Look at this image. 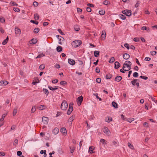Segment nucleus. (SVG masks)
<instances>
[{"instance_id": "nucleus-2", "label": "nucleus", "mask_w": 157, "mask_h": 157, "mask_svg": "<svg viewBox=\"0 0 157 157\" xmlns=\"http://www.w3.org/2000/svg\"><path fill=\"white\" fill-rule=\"evenodd\" d=\"M67 103L66 101H63L62 102L61 105V109L62 110H65L67 109Z\"/></svg>"}, {"instance_id": "nucleus-16", "label": "nucleus", "mask_w": 157, "mask_h": 157, "mask_svg": "<svg viewBox=\"0 0 157 157\" xmlns=\"http://www.w3.org/2000/svg\"><path fill=\"white\" fill-rule=\"evenodd\" d=\"M112 119L110 117H106L105 118V121L107 122H110L112 121Z\"/></svg>"}, {"instance_id": "nucleus-21", "label": "nucleus", "mask_w": 157, "mask_h": 157, "mask_svg": "<svg viewBox=\"0 0 157 157\" xmlns=\"http://www.w3.org/2000/svg\"><path fill=\"white\" fill-rule=\"evenodd\" d=\"M74 29L76 31H78L80 30L79 26L77 25H75L74 26Z\"/></svg>"}, {"instance_id": "nucleus-23", "label": "nucleus", "mask_w": 157, "mask_h": 157, "mask_svg": "<svg viewBox=\"0 0 157 157\" xmlns=\"http://www.w3.org/2000/svg\"><path fill=\"white\" fill-rule=\"evenodd\" d=\"M94 147L93 146H90L89 148V150L90 152L91 153H94V152L93 151L94 150Z\"/></svg>"}, {"instance_id": "nucleus-56", "label": "nucleus", "mask_w": 157, "mask_h": 157, "mask_svg": "<svg viewBox=\"0 0 157 157\" xmlns=\"http://www.w3.org/2000/svg\"><path fill=\"white\" fill-rule=\"evenodd\" d=\"M36 110V108H34L33 107L32 109H31V113H33Z\"/></svg>"}, {"instance_id": "nucleus-40", "label": "nucleus", "mask_w": 157, "mask_h": 157, "mask_svg": "<svg viewBox=\"0 0 157 157\" xmlns=\"http://www.w3.org/2000/svg\"><path fill=\"white\" fill-rule=\"evenodd\" d=\"M45 56V55L43 53L39 54L36 57V59L40 58Z\"/></svg>"}, {"instance_id": "nucleus-49", "label": "nucleus", "mask_w": 157, "mask_h": 157, "mask_svg": "<svg viewBox=\"0 0 157 157\" xmlns=\"http://www.w3.org/2000/svg\"><path fill=\"white\" fill-rule=\"evenodd\" d=\"M18 144V140L17 139H15L13 142V145L16 146Z\"/></svg>"}, {"instance_id": "nucleus-63", "label": "nucleus", "mask_w": 157, "mask_h": 157, "mask_svg": "<svg viewBox=\"0 0 157 157\" xmlns=\"http://www.w3.org/2000/svg\"><path fill=\"white\" fill-rule=\"evenodd\" d=\"M13 10L15 12H18L20 11V9L18 8H16L13 9Z\"/></svg>"}, {"instance_id": "nucleus-26", "label": "nucleus", "mask_w": 157, "mask_h": 157, "mask_svg": "<svg viewBox=\"0 0 157 157\" xmlns=\"http://www.w3.org/2000/svg\"><path fill=\"white\" fill-rule=\"evenodd\" d=\"M127 12H126V13H125V15L126 16H130L131 14V11L130 10H127Z\"/></svg>"}, {"instance_id": "nucleus-44", "label": "nucleus", "mask_w": 157, "mask_h": 157, "mask_svg": "<svg viewBox=\"0 0 157 157\" xmlns=\"http://www.w3.org/2000/svg\"><path fill=\"white\" fill-rule=\"evenodd\" d=\"M150 53L151 55L154 56L156 55L157 52L155 51H152L150 52Z\"/></svg>"}, {"instance_id": "nucleus-5", "label": "nucleus", "mask_w": 157, "mask_h": 157, "mask_svg": "<svg viewBox=\"0 0 157 157\" xmlns=\"http://www.w3.org/2000/svg\"><path fill=\"white\" fill-rule=\"evenodd\" d=\"M83 100V97L82 96L78 97L77 99V102L78 106H80Z\"/></svg>"}, {"instance_id": "nucleus-4", "label": "nucleus", "mask_w": 157, "mask_h": 157, "mask_svg": "<svg viewBox=\"0 0 157 157\" xmlns=\"http://www.w3.org/2000/svg\"><path fill=\"white\" fill-rule=\"evenodd\" d=\"M131 66V65L128 64L127 63H124L123 64L122 69L125 71H128L130 69Z\"/></svg>"}, {"instance_id": "nucleus-54", "label": "nucleus", "mask_w": 157, "mask_h": 157, "mask_svg": "<svg viewBox=\"0 0 157 157\" xmlns=\"http://www.w3.org/2000/svg\"><path fill=\"white\" fill-rule=\"evenodd\" d=\"M95 71L97 73H99L100 72V69L98 67H97L96 68Z\"/></svg>"}, {"instance_id": "nucleus-57", "label": "nucleus", "mask_w": 157, "mask_h": 157, "mask_svg": "<svg viewBox=\"0 0 157 157\" xmlns=\"http://www.w3.org/2000/svg\"><path fill=\"white\" fill-rule=\"evenodd\" d=\"M140 78L145 80H146L148 78V77L146 76H140Z\"/></svg>"}, {"instance_id": "nucleus-60", "label": "nucleus", "mask_w": 157, "mask_h": 157, "mask_svg": "<svg viewBox=\"0 0 157 157\" xmlns=\"http://www.w3.org/2000/svg\"><path fill=\"white\" fill-rule=\"evenodd\" d=\"M30 22L34 24H35L36 25H37L38 24V21H35L33 20H31Z\"/></svg>"}, {"instance_id": "nucleus-32", "label": "nucleus", "mask_w": 157, "mask_h": 157, "mask_svg": "<svg viewBox=\"0 0 157 157\" xmlns=\"http://www.w3.org/2000/svg\"><path fill=\"white\" fill-rule=\"evenodd\" d=\"M46 107V106L44 105H41L39 107H38L37 108L40 110H42L44 109Z\"/></svg>"}, {"instance_id": "nucleus-27", "label": "nucleus", "mask_w": 157, "mask_h": 157, "mask_svg": "<svg viewBox=\"0 0 157 157\" xmlns=\"http://www.w3.org/2000/svg\"><path fill=\"white\" fill-rule=\"evenodd\" d=\"M31 43H30V44H34L37 42V40L36 39H33L31 40Z\"/></svg>"}, {"instance_id": "nucleus-41", "label": "nucleus", "mask_w": 157, "mask_h": 157, "mask_svg": "<svg viewBox=\"0 0 157 157\" xmlns=\"http://www.w3.org/2000/svg\"><path fill=\"white\" fill-rule=\"evenodd\" d=\"M151 98L152 101H154L155 103H157V100H155V98L153 97H152L151 96H150V99Z\"/></svg>"}, {"instance_id": "nucleus-46", "label": "nucleus", "mask_w": 157, "mask_h": 157, "mask_svg": "<svg viewBox=\"0 0 157 157\" xmlns=\"http://www.w3.org/2000/svg\"><path fill=\"white\" fill-rule=\"evenodd\" d=\"M114 57H112L110 60H109V62L110 63H112L114 61Z\"/></svg>"}, {"instance_id": "nucleus-36", "label": "nucleus", "mask_w": 157, "mask_h": 157, "mask_svg": "<svg viewBox=\"0 0 157 157\" xmlns=\"http://www.w3.org/2000/svg\"><path fill=\"white\" fill-rule=\"evenodd\" d=\"M119 17L122 20H124L126 18V17L125 15L123 14H120L119 15Z\"/></svg>"}, {"instance_id": "nucleus-29", "label": "nucleus", "mask_w": 157, "mask_h": 157, "mask_svg": "<svg viewBox=\"0 0 157 157\" xmlns=\"http://www.w3.org/2000/svg\"><path fill=\"white\" fill-rule=\"evenodd\" d=\"M43 91L44 94H46V96L48 95L49 92L48 90L47 89L44 88L43 90Z\"/></svg>"}, {"instance_id": "nucleus-17", "label": "nucleus", "mask_w": 157, "mask_h": 157, "mask_svg": "<svg viewBox=\"0 0 157 157\" xmlns=\"http://www.w3.org/2000/svg\"><path fill=\"white\" fill-rule=\"evenodd\" d=\"M123 57L124 59L127 60L129 58L130 55L127 53H125L123 55Z\"/></svg>"}, {"instance_id": "nucleus-45", "label": "nucleus", "mask_w": 157, "mask_h": 157, "mask_svg": "<svg viewBox=\"0 0 157 157\" xmlns=\"http://www.w3.org/2000/svg\"><path fill=\"white\" fill-rule=\"evenodd\" d=\"M128 146L131 149H134V147L130 143H128Z\"/></svg>"}, {"instance_id": "nucleus-14", "label": "nucleus", "mask_w": 157, "mask_h": 157, "mask_svg": "<svg viewBox=\"0 0 157 157\" xmlns=\"http://www.w3.org/2000/svg\"><path fill=\"white\" fill-rule=\"evenodd\" d=\"M121 66L120 64L117 61H116L114 63V68L115 69L118 68Z\"/></svg>"}, {"instance_id": "nucleus-10", "label": "nucleus", "mask_w": 157, "mask_h": 157, "mask_svg": "<svg viewBox=\"0 0 157 157\" xmlns=\"http://www.w3.org/2000/svg\"><path fill=\"white\" fill-rule=\"evenodd\" d=\"M8 84V82L6 81H1L0 82V86H5Z\"/></svg>"}, {"instance_id": "nucleus-22", "label": "nucleus", "mask_w": 157, "mask_h": 157, "mask_svg": "<svg viewBox=\"0 0 157 157\" xmlns=\"http://www.w3.org/2000/svg\"><path fill=\"white\" fill-rule=\"evenodd\" d=\"M48 88L50 90H54L58 89V88H57V86H55L54 87H53L51 86H48Z\"/></svg>"}, {"instance_id": "nucleus-39", "label": "nucleus", "mask_w": 157, "mask_h": 157, "mask_svg": "<svg viewBox=\"0 0 157 157\" xmlns=\"http://www.w3.org/2000/svg\"><path fill=\"white\" fill-rule=\"evenodd\" d=\"M34 19L35 20H37L39 19V15L36 13L34 14Z\"/></svg>"}, {"instance_id": "nucleus-64", "label": "nucleus", "mask_w": 157, "mask_h": 157, "mask_svg": "<svg viewBox=\"0 0 157 157\" xmlns=\"http://www.w3.org/2000/svg\"><path fill=\"white\" fill-rule=\"evenodd\" d=\"M100 142L102 143L103 144H104L105 143V140L103 139H101L100 140Z\"/></svg>"}, {"instance_id": "nucleus-1", "label": "nucleus", "mask_w": 157, "mask_h": 157, "mask_svg": "<svg viewBox=\"0 0 157 157\" xmlns=\"http://www.w3.org/2000/svg\"><path fill=\"white\" fill-rule=\"evenodd\" d=\"M82 44V42L81 40H76L73 41L71 43V45L73 47L75 48L79 46Z\"/></svg>"}, {"instance_id": "nucleus-20", "label": "nucleus", "mask_w": 157, "mask_h": 157, "mask_svg": "<svg viewBox=\"0 0 157 157\" xmlns=\"http://www.w3.org/2000/svg\"><path fill=\"white\" fill-rule=\"evenodd\" d=\"M75 64V62L74 60L69 59V64L74 65Z\"/></svg>"}, {"instance_id": "nucleus-35", "label": "nucleus", "mask_w": 157, "mask_h": 157, "mask_svg": "<svg viewBox=\"0 0 157 157\" xmlns=\"http://www.w3.org/2000/svg\"><path fill=\"white\" fill-rule=\"evenodd\" d=\"M112 77V75L110 74H109L107 75L106 76V78L107 79H109L111 78Z\"/></svg>"}, {"instance_id": "nucleus-15", "label": "nucleus", "mask_w": 157, "mask_h": 157, "mask_svg": "<svg viewBox=\"0 0 157 157\" xmlns=\"http://www.w3.org/2000/svg\"><path fill=\"white\" fill-rule=\"evenodd\" d=\"M59 129L57 128H55L52 131V133L55 135L57 134L59 132Z\"/></svg>"}, {"instance_id": "nucleus-7", "label": "nucleus", "mask_w": 157, "mask_h": 157, "mask_svg": "<svg viewBox=\"0 0 157 157\" xmlns=\"http://www.w3.org/2000/svg\"><path fill=\"white\" fill-rule=\"evenodd\" d=\"M15 33L16 35H20L21 33V30L17 27H15Z\"/></svg>"}, {"instance_id": "nucleus-6", "label": "nucleus", "mask_w": 157, "mask_h": 157, "mask_svg": "<svg viewBox=\"0 0 157 157\" xmlns=\"http://www.w3.org/2000/svg\"><path fill=\"white\" fill-rule=\"evenodd\" d=\"M56 36L59 40V43L60 44H62V42L64 40V38L59 35H57Z\"/></svg>"}, {"instance_id": "nucleus-18", "label": "nucleus", "mask_w": 157, "mask_h": 157, "mask_svg": "<svg viewBox=\"0 0 157 157\" xmlns=\"http://www.w3.org/2000/svg\"><path fill=\"white\" fill-rule=\"evenodd\" d=\"M75 115H73L72 116L69 117V122H71L70 124H72V121L75 119Z\"/></svg>"}, {"instance_id": "nucleus-11", "label": "nucleus", "mask_w": 157, "mask_h": 157, "mask_svg": "<svg viewBox=\"0 0 157 157\" xmlns=\"http://www.w3.org/2000/svg\"><path fill=\"white\" fill-rule=\"evenodd\" d=\"M103 132L106 134L108 135L109 134V129L107 127H104L103 129Z\"/></svg>"}, {"instance_id": "nucleus-12", "label": "nucleus", "mask_w": 157, "mask_h": 157, "mask_svg": "<svg viewBox=\"0 0 157 157\" xmlns=\"http://www.w3.org/2000/svg\"><path fill=\"white\" fill-rule=\"evenodd\" d=\"M73 103H69V114L72 112L73 111Z\"/></svg>"}, {"instance_id": "nucleus-24", "label": "nucleus", "mask_w": 157, "mask_h": 157, "mask_svg": "<svg viewBox=\"0 0 157 157\" xmlns=\"http://www.w3.org/2000/svg\"><path fill=\"white\" fill-rule=\"evenodd\" d=\"M8 40H9V38H8V36L6 38L5 40H4L3 41V42H2V44L3 45H5L7 43L8 41Z\"/></svg>"}, {"instance_id": "nucleus-37", "label": "nucleus", "mask_w": 157, "mask_h": 157, "mask_svg": "<svg viewBox=\"0 0 157 157\" xmlns=\"http://www.w3.org/2000/svg\"><path fill=\"white\" fill-rule=\"evenodd\" d=\"M113 144L114 145L115 147L118 146L119 145V143L115 141H113Z\"/></svg>"}, {"instance_id": "nucleus-33", "label": "nucleus", "mask_w": 157, "mask_h": 157, "mask_svg": "<svg viewBox=\"0 0 157 157\" xmlns=\"http://www.w3.org/2000/svg\"><path fill=\"white\" fill-rule=\"evenodd\" d=\"M134 119L133 118H130L128 119L126 118L125 119V121H127L128 122L131 123L132 121H133Z\"/></svg>"}, {"instance_id": "nucleus-47", "label": "nucleus", "mask_w": 157, "mask_h": 157, "mask_svg": "<svg viewBox=\"0 0 157 157\" xmlns=\"http://www.w3.org/2000/svg\"><path fill=\"white\" fill-rule=\"evenodd\" d=\"M17 113V109H14L13 112V116H15Z\"/></svg>"}, {"instance_id": "nucleus-51", "label": "nucleus", "mask_w": 157, "mask_h": 157, "mask_svg": "<svg viewBox=\"0 0 157 157\" xmlns=\"http://www.w3.org/2000/svg\"><path fill=\"white\" fill-rule=\"evenodd\" d=\"M67 84V82L65 81H62L60 82V84L62 85H65Z\"/></svg>"}, {"instance_id": "nucleus-43", "label": "nucleus", "mask_w": 157, "mask_h": 157, "mask_svg": "<svg viewBox=\"0 0 157 157\" xmlns=\"http://www.w3.org/2000/svg\"><path fill=\"white\" fill-rule=\"evenodd\" d=\"M105 11L103 10H102L101 11H99V14L101 15H103L105 13Z\"/></svg>"}, {"instance_id": "nucleus-48", "label": "nucleus", "mask_w": 157, "mask_h": 157, "mask_svg": "<svg viewBox=\"0 0 157 157\" xmlns=\"http://www.w3.org/2000/svg\"><path fill=\"white\" fill-rule=\"evenodd\" d=\"M124 47L128 49H129L130 48L129 45L128 44L126 43L124 45Z\"/></svg>"}, {"instance_id": "nucleus-58", "label": "nucleus", "mask_w": 157, "mask_h": 157, "mask_svg": "<svg viewBox=\"0 0 157 157\" xmlns=\"http://www.w3.org/2000/svg\"><path fill=\"white\" fill-rule=\"evenodd\" d=\"M17 155L20 156L22 155V152L20 151H18L17 152Z\"/></svg>"}, {"instance_id": "nucleus-53", "label": "nucleus", "mask_w": 157, "mask_h": 157, "mask_svg": "<svg viewBox=\"0 0 157 157\" xmlns=\"http://www.w3.org/2000/svg\"><path fill=\"white\" fill-rule=\"evenodd\" d=\"M10 4L12 6H17V4L14 2H11Z\"/></svg>"}, {"instance_id": "nucleus-34", "label": "nucleus", "mask_w": 157, "mask_h": 157, "mask_svg": "<svg viewBox=\"0 0 157 157\" xmlns=\"http://www.w3.org/2000/svg\"><path fill=\"white\" fill-rule=\"evenodd\" d=\"M139 80L137 79H134L133 81H131V83L133 86H135L136 84V82L137 81H139Z\"/></svg>"}, {"instance_id": "nucleus-3", "label": "nucleus", "mask_w": 157, "mask_h": 157, "mask_svg": "<svg viewBox=\"0 0 157 157\" xmlns=\"http://www.w3.org/2000/svg\"><path fill=\"white\" fill-rule=\"evenodd\" d=\"M131 66V65L128 64L127 63H124L123 64L122 69L125 71H128L130 69Z\"/></svg>"}, {"instance_id": "nucleus-61", "label": "nucleus", "mask_w": 157, "mask_h": 157, "mask_svg": "<svg viewBox=\"0 0 157 157\" xmlns=\"http://www.w3.org/2000/svg\"><path fill=\"white\" fill-rule=\"evenodd\" d=\"M39 80L37 79V81H33L32 82V84H33L35 85L36 83H39Z\"/></svg>"}, {"instance_id": "nucleus-31", "label": "nucleus", "mask_w": 157, "mask_h": 157, "mask_svg": "<svg viewBox=\"0 0 157 157\" xmlns=\"http://www.w3.org/2000/svg\"><path fill=\"white\" fill-rule=\"evenodd\" d=\"M57 51L58 52H61L62 50V47L60 46H59L57 47L56 48Z\"/></svg>"}, {"instance_id": "nucleus-59", "label": "nucleus", "mask_w": 157, "mask_h": 157, "mask_svg": "<svg viewBox=\"0 0 157 157\" xmlns=\"http://www.w3.org/2000/svg\"><path fill=\"white\" fill-rule=\"evenodd\" d=\"M133 40L135 42H138L139 41V39L137 37H135L134 38Z\"/></svg>"}, {"instance_id": "nucleus-25", "label": "nucleus", "mask_w": 157, "mask_h": 157, "mask_svg": "<svg viewBox=\"0 0 157 157\" xmlns=\"http://www.w3.org/2000/svg\"><path fill=\"white\" fill-rule=\"evenodd\" d=\"M100 52L99 51H95L94 52V56L95 57H98L99 55Z\"/></svg>"}, {"instance_id": "nucleus-55", "label": "nucleus", "mask_w": 157, "mask_h": 157, "mask_svg": "<svg viewBox=\"0 0 157 157\" xmlns=\"http://www.w3.org/2000/svg\"><path fill=\"white\" fill-rule=\"evenodd\" d=\"M96 82L98 83H100L101 82V79L100 78H98L96 79Z\"/></svg>"}, {"instance_id": "nucleus-50", "label": "nucleus", "mask_w": 157, "mask_h": 157, "mask_svg": "<svg viewBox=\"0 0 157 157\" xmlns=\"http://www.w3.org/2000/svg\"><path fill=\"white\" fill-rule=\"evenodd\" d=\"M138 73L136 72H134L133 74V76L134 77H138Z\"/></svg>"}, {"instance_id": "nucleus-42", "label": "nucleus", "mask_w": 157, "mask_h": 157, "mask_svg": "<svg viewBox=\"0 0 157 157\" xmlns=\"http://www.w3.org/2000/svg\"><path fill=\"white\" fill-rule=\"evenodd\" d=\"M109 3V2L108 0H105L103 2V4L105 5H107Z\"/></svg>"}, {"instance_id": "nucleus-38", "label": "nucleus", "mask_w": 157, "mask_h": 157, "mask_svg": "<svg viewBox=\"0 0 157 157\" xmlns=\"http://www.w3.org/2000/svg\"><path fill=\"white\" fill-rule=\"evenodd\" d=\"M40 30V29L38 28H35L33 31V32H34V33H38V32H39Z\"/></svg>"}, {"instance_id": "nucleus-13", "label": "nucleus", "mask_w": 157, "mask_h": 157, "mask_svg": "<svg viewBox=\"0 0 157 157\" xmlns=\"http://www.w3.org/2000/svg\"><path fill=\"white\" fill-rule=\"evenodd\" d=\"M60 132L62 133L63 135H66L67 134V130L65 128H62L60 129Z\"/></svg>"}, {"instance_id": "nucleus-19", "label": "nucleus", "mask_w": 157, "mask_h": 157, "mask_svg": "<svg viewBox=\"0 0 157 157\" xmlns=\"http://www.w3.org/2000/svg\"><path fill=\"white\" fill-rule=\"evenodd\" d=\"M122 78L120 76H117L115 78V80L117 82H120L122 79Z\"/></svg>"}, {"instance_id": "nucleus-62", "label": "nucleus", "mask_w": 157, "mask_h": 157, "mask_svg": "<svg viewBox=\"0 0 157 157\" xmlns=\"http://www.w3.org/2000/svg\"><path fill=\"white\" fill-rule=\"evenodd\" d=\"M86 9V11L88 12H90L91 11V9L90 7H87Z\"/></svg>"}, {"instance_id": "nucleus-9", "label": "nucleus", "mask_w": 157, "mask_h": 157, "mask_svg": "<svg viewBox=\"0 0 157 157\" xmlns=\"http://www.w3.org/2000/svg\"><path fill=\"white\" fill-rule=\"evenodd\" d=\"M76 148V146L73 145H71L70 147H69L70 151L71 153L72 154L73 153Z\"/></svg>"}, {"instance_id": "nucleus-52", "label": "nucleus", "mask_w": 157, "mask_h": 157, "mask_svg": "<svg viewBox=\"0 0 157 157\" xmlns=\"http://www.w3.org/2000/svg\"><path fill=\"white\" fill-rule=\"evenodd\" d=\"M5 21V19L3 17L1 18L0 19V21L2 23H4Z\"/></svg>"}, {"instance_id": "nucleus-30", "label": "nucleus", "mask_w": 157, "mask_h": 157, "mask_svg": "<svg viewBox=\"0 0 157 157\" xmlns=\"http://www.w3.org/2000/svg\"><path fill=\"white\" fill-rule=\"evenodd\" d=\"M112 105L115 108H118V105L114 101H113L112 102Z\"/></svg>"}, {"instance_id": "nucleus-8", "label": "nucleus", "mask_w": 157, "mask_h": 157, "mask_svg": "<svg viewBox=\"0 0 157 157\" xmlns=\"http://www.w3.org/2000/svg\"><path fill=\"white\" fill-rule=\"evenodd\" d=\"M42 120L44 124H47L48 123V118L47 117H43L42 118Z\"/></svg>"}, {"instance_id": "nucleus-28", "label": "nucleus", "mask_w": 157, "mask_h": 157, "mask_svg": "<svg viewBox=\"0 0 157 157\" xmlns=\"http://www.w3.org/2000/svg\"><path fill=\"white\" fill-rule=\"evenodd\" d=\"M45 67V65L44 64H41L39 67V69L41 70H43Z\"/></svg>"}]
</instances>
